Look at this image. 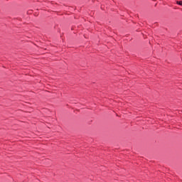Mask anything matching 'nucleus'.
Wrapping results in <instances>:
<instances>
[{"label": "nucleus", "mask_w": 182, "mask_h": 182, "mask_svg": "<svg viewBox=\"0 0 182 182\" xmlns=\"http://www.w3.org/2000/svg\"><path fill=\"white\" fill-rule=\"evenodd\" d=\"M176 4H177L178 5H180L181 6H182V1H176Z\"/></svg>", "instance_id": "1"}]
</instances>
